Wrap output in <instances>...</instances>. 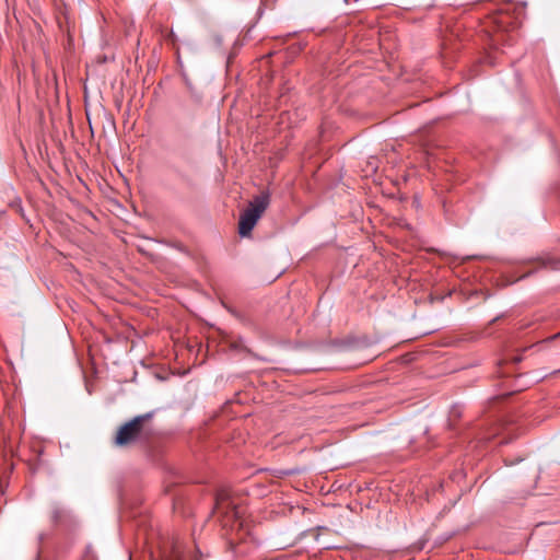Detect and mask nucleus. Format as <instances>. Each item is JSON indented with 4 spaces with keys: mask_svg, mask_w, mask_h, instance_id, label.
Instances as JSON below:
<instances>
[{
    "mask_svg": "<svg viewBox=\"0 0 560 560\" xmlns=\"http://www.w3.org/2000/svg\"><path fill=\"white\" fill-rule=\"evenodd\" d=\"M153 418V412H147L133 417L131 420L124 423L114 438V444L119 447H125L145 439L149 435L147 423Z\"/></svg>",
    "mask_w": 560,
    "mask_h": 560,
    "instance_id": "f257e3e1",
    "label": "nucleus"
},
{
    "mask_svg": "<svg viewBox=\"0 0 560 560\" xmlns=\"http://www.w3.org/2000/svg\"><path fill=\"white\" fill-rule=\"evenodd\" d=\"M270 197L267 192L255 196L248 207L240 217L238 233L241 236H248L257 224L259 218L269 206Z\"/></svg>",
    "mask_w": 560,
    "mask_h": 560,
    "instance_id": "f03ea898",
    "label": "nucleus"
},
{
    "mask_svg": "<svg viewBox=\"0 0 560 560\" xmlns=\"http://www.w3.org/2000/svg\"><path fill=\"white\" fill-rule=\"evenodd\" d=\"M215 512L223 515L224 526H231V529H241L243 527L244 509L229 501L225 493H219L217 497Z\"/></svg>",
    "mask_w": 560,
    "mask_h": 560,
    "instance_id": "7ed1b4c3",
    "label": "nucleus"
},
{
    "mask_svg": "<svg viewBox=\"0 0 560 560\" xmlns=\"http://www.w3.org/2000/svg\"><path fill=\"white\" fill-rule=\"evenodd\" d=\"M163 560H191L190 557H188L178 542L173 544L172 549L170 552L163 553Z\"/></svg>",
    "mask_w": 560,
    "mask_h": 560,
    "instance_id": "20e7f679",
    "label": "nucleus"
},
{
    "mask_svg": "<svg viewBox=\"0 0 560 560\" xmlns=\"http://www.w3.org/2000/svg\"><path fill=\"white\" fill-rule=\"evenodd\" d=\"M541 264L545 268H548L551 270H560V259L546 258V259H541Z\"/></svg>",
    "mask_w": 560,
    "mask_h": 560,
    "instance_id": "39448f33",
    "label": "nucleus"
},
{
    "mask_svg": "<svg viewBox=\"0 0 560 560\" xmlns=\"http://www.w3.org/2000/svg\"><path fill=\"white\" fill-rule=\"evenodd\" d=\"M495 59H497V57H494L492 55H488L485 59L483 65L487 67H495V66H498Z\"/></svg>",
    "mask_w": 560,
    "mask_h": 560,
    "instance_id": "423d86ee",
    "label": "nucleus"
},
{
    "mask_svg": "<svg viewBox=\"0 0 560 560\" xmlns=\"http://www.w3.org/2000/svg\"><path fill=\"white\" fill-rule=\"evenodd\" d=\"M501 39H502V38H501V34H500V33H498V34L495 35L494 40H495L497 43H499Z\"/></svg>",
    "mask_w": 560,
    "mask_h": 560,
    "instance_id": "0eeeda50",
    "label": "nucleus"
},
{
    "mask_svg": "<svg viewBox=\"0 0 560 560\" xmlns=\"http://www.w3.org/2000/svg\"><path fill=\"white\" fill-rule=\"evenodd\" d=\"M230 61H231V57H229V59H228L226 67H230V66H231Z\"/></svg>",
    "mask_w": 560,
    "mask_h": 560,
    "instance_id": "6e6552de",
    "label": "nucleus"
}]
</instances>
